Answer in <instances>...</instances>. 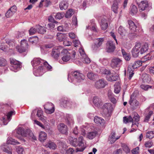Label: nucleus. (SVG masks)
<instances>
[{"instance_id": "obj_1", "label": "nucleus", "mask_w": 154, "mask_h": 154, "mask_svg": "<svg viewBox=\"0 0 154 154\" xmlns=\"http://www.w3.org/2000/svg\"><path fill=\"white\" fill-rule=\"evenodd\" d=\"M149 46L148 44L146 43H136L131 51L133 56L136 57L138 56L139 53L142 54L145 53L149 49Z\"/></svg>"}, {"instance_id": "obj_2", "label": "nucleus", "mask_w": 154, "mask_h": 154, "mask_svg": "<svg viewBox=\"0 0 154 154\" xmlns=\"http://www.w3.org/2000/svg\"><path fill=\"white\" fill-rule=\"evenodd\" d=\"M85 79L84 75L77 71L72 72L68 75V80L71 82H73L74 79L78 82H80Z\"/></svg>"}, {"instance_id": "obj_3", "label": "nucleus", "mask_w": 154, "mask_h": 154, "mask_svg": "<svg viewBox=\"0 0 154 154\" xmlns=\"http://www.w3.org/2000/svg\"><path fill=\"white\" fill-rule=\"evenodd\" d=\"M17 133L18 134L21 135L23 137H26L28 135H29L33 140H36L37 139L36 137L29 129L25 130L23 128L19 127L17 129Z\"/></svg>"}, {"instance_id": "obj_4", "label": "nucleus", "mask_w": 154, "mask_h": 154, "mask_svg": "<svg viewBox=\"0 0 154 154\" xmlns=\"http://www.w3.org/2000/svg\"><path fill=\"white\" fill-rule=\"evenodd\" d=\"M44 108L45 112L47 114H51L53 113L55 110L54 104L51 102L46 103L44 106Z\"/></svg>"}, {"instance_id": "obj_5", "label": "nucleus", "mask_w": 154, "mask_h": 154, "mask_svg": "<svg viewBox=\"0 0 154 154\" xmlns=\"http://www.w3.org/2000/svg\"><path fill=\"white\" fill-rule=\"evenodd\" d=\"M28 46L26 41L25 39L21 41L20 46H17L16 49L19 52L22 53L26 51Z\"/></svg>"}, {"instance_id": "obj_6", "label": "nucleus", "mask_w": 154, "mask_h": 154, "mask_svg": "<svg viewBox=\"0 0 154 154\" xmlns=\"http://www.w3.org/2000/svg\"><path fill=\"white\" fill-rule=\"evenodd\" d=\"M62 59L64 62H67L71 58L70 53L66 49H63L61 51Z\"/></svg>"}, {"instance_id": "obj_7", "label": "nucleus", "mask_w": 154, "mask_h": 154, "mask_svg": "<svg viewBox=\"0 0 154 154\" xmlns=\"http://www.w3.org/2000/svg\"><path fill=\"white\" fill-rule=\"evenodd\" d=\"M122 63V60L118 57H114L111 60V65L113 68L119 67Z\"/></svg>"}, {"instance_id": "obj_8", "label": "nucleus", "mask_w": 154, "mask_h": 154, "mask_svg": "<svg viewBox=\"0 0 154 154\" xmlns=\"http://www.w3.org/2000/svg\"><path fill=\"white\" fill-rule=\"evenodd\" d=\"M138 4L139 11L140 12H142L144 11H147V8L149 7V4L146 0L143 1Z\"/></svg>"}, {"instance_id": "obj_9", "label": "nucleus", "mask_w": 154, "mask_h": 154, "mask_svg": "<svg viewBox=\"0 0 154 154\" xmlns=\"http://www.w3.org/2000/svg\"><path fill=\"white\" fill-rule=\"evenodd\" d=\"M103 113L106 116L109 114L113 109V108L110 103H105L103 106Z\"/></svg>"}, {"instance_id": "obj_10", "label": "nucleus", "mask_w": 154, "mask_h": 154, "mask_svg": "<svg viewBox=\"0 0 154 154\" xmlns=\"http://www.w3.org/2000/svg\"><path fill=\"white\" fill-rule=\"evenodd\" d=\"M62 50L63 49L61 47H57L53 49L51 54L52 57L55 59H57L59 57Z\"/></svg>"}, {"instance_id": "obj_11", "label": "nucleus", "mask_w": 154, "mask_h": 154, "mask_svg": "<svg viewBox=\"0 0 154 154\" xmlns=\"http://www.w3.org/2000/svg\"><path fill=\"white\" fill-rule=\"evenodd\" d=\"M106 85V82L103 79H99L97 81L94 85V87L97 89L104 88Z\"/></svg>"}, {"instance_id": "obj_12", "label": "nucleus", "mask_w": 154, "mask_h": 154, "mask_svg": "<svg viewBox=\"0 0 154 154\" xmlns=\"http://www.w3.org/2000/svg\"><path fill=\"white\" fill-rule=\"evenodd\" d=\"M115 46L112 41H108L106 43V49L108 52H111L114 51Z\"/></svg>"}, {"instance_id": "obj_13", "label": "nucleus", "mask_w": 154, "mask_h": 154, "mask_svg": "<svg viewBox=\"0 0 154 154\" xmlns=\"http://www.w3.org/2000/svg\"><path fill=\"white\" fill-rule=\"evenodd\" d=\"M132 96V95H131L129 100V104L133 109H134L137 108L138 106H140V104L136 100L133 99Z\"/></svg>"}, {"instance_id": "obj_14", "label": "nucleus", "mask_w": 154, "mask_h": 154, "mask_svg": "<svg viewBox=\"0 0 154 154\" xmlns=\"http://www.w3.org/2000/svg\"><path fill=\"white\" fill-rule=\"evenodd\" d=\"M17 7L14 5L11 7L7 11L5 14V16L7 18H9L12 16L13 14L16 12Z\"/></svg>"}, {"instance_id": "obj_15", "label": "nucleus", "mask_w": 154, "mask_h": 154, "mask_svg": "<svg viewBox=\"0 0 154 154\" xmlns=\"http://www.w3.org/2000/svg\"><path fill=\"white\" fill-rule=\"evenodd\" d=\"M61 105L64 107L66 106L72 107L74 106L75 104L72 101L67 100H63L61 102Z\"/></svg>"}, {"instance_id": "obj_16", "label": "nucleus", "mask_w": 154, "mask_h": 154, "mask_svg": "<svg viewBox=\"0 0 154 154\" xmlns=\"http://www.w3.org/2000/svg\"><path fill=\"white\" fill-rule=\"evenodd\" d=\"M59 131L63 134H66L67 132V126L63 123L60 124L58 126Z\"/></svg>"}, {"instance_id": "obj_17", "label": "nucleus", "mask_w": 154, "mask_h": 154, "mask_svg": "<svg viewBox=\"0 0 154 154\" xmlns=\"http://www.w3.org/2000/svg\"><path fill=\"white\" fill-rule=\"evenodd\" d=\"M116 136V133L115 132H112L109 138V140L110 141V144H112L114 143L119 138L120 136Z\"/></svg>"}, {"instance_id": "obj_18", "label": "nucleus", "mask_w": 154, "mask_h": 154, "mask_svg": "<svg viewBox=\"0 0 154 154\" xmlns=\"http://www.w3.org/2000/svg\"><path fill=\"white\" fill-rule=\"evenodd\" d=\"M44 60L39 58H35L31 61V63L33 66H35L38 65L43 63Z\"/></svg>"}, {"instance_id": "obj_19", "label": "nucleus", "mask_w": 154, "mask_h": 154, "mask_svg": "<svg viewBox=\"0 0 154 154\" xmlns=\"http://www.w3.org/2000/svg\"><path fill=\"white\" fill-rule=\"evenodd\" d=\"M44 73V67L43 66H39L37 69L34 71V74L36 76L42 75Z\"/></svg>"}, {"instance_id": "obj_20", "label": "nucleus", "mask_w": 154, "mask_h": 154, "mask_svg": "<svg viewBox=\"0 0 154 154\" xmlns=\"http://www.w3.org/2000/svg\"><path fill=\"white\" fill-rule=\"evenodd\" d=\"M103 41L104 39L103 38H97L96 40V42L94 45V49L96 50L97 48L100 47L102 44Z\"/></svg>"}, {"instance_id": "obj_21", "label": "nucleus", "mask_w": 154, "mask_h": 154, "mask_svg": "<svg viewBox=\"0 0 154 154\" xmlns=\"http://www.w3.org/2000/svg\"><path fill=\"white\" fill-rule=\"evenodd\" d=\"M108 96L109 99L112 103L116 104L117 103V100L115 97V96L110 91H108Z\"/></svg>"}, {"instance_id": "obj_22", "label": "nucleus", "mask_w": 154, "mask_h": 154, "mask_svg": "<svg viewBox=\"0 0 154 154\" xmlns=\"http://www.w3.org/2000/svg\"><path fill=\"white\" fill-rule=\"evenodd\" d=\"M93 102L95 106L98 107L102 104V100L97 97H94Z\"/></svg>"}, {"instance_id": "obj_23", "label": "nucleus", "mask_w": 154, "mask_h": 154, "mask_svg": "<svg viewBox=\"0 0 154 154\" xmlns=\"http://www.w3.org/2000/svg\"><path fill=\"white\" fill-rule=\"evenodd\" d=\"M100 26L102 30H105L108 26L107 20L104 18L102 19L101 20Z\"/></svg>"}, {"instance_id": "obj_24", "label": "nucleus", "mask_w": 154, "mask_h": 154, "mask_svg": "<svg viewBox=\"0 0 154 154\" xmlns=\"http://www.w3.org/2000/svg\"><path fill=\"white\" fill-rule=\"evenodd\" d=\"M135 68H134L133 65H130L128 67V73L129 74V79H131L133 76L134 73L133 71Z\"/></svg>"}, {"instance_id": "obj_25", "label": "nucleus", "mask_w": 154, "mask_h": 154, "mask_svg": "<svg viewBox=\"0 0 154 154\" xmlns=\"http://www.w3.org/2000/svg\"><path fill=\"white\" fill-rule=\"evenodd\" d=\"M87 77L90 80H94L97 78L98 76L97 74L90 72L87 73Z\"/></svg>"}, {"instance_id": "obj_26", "label": "nucleus", "mask_w": 154, "mask_h": 154, "mask_svg": "<svg viewBox=\"0 0 154 154\" xmlns=\"http://www.w3.org/2000/svg\"><path fill=\"white\" fill-rule=\"evenodd\" d=\"M128 23L129 25V28L131 31H136L137 27L134 23L131 20H129L128 21Z\"/></svg>"}, {"instance_id": "obj_27", "label": "nucleus", "mask_w": 154, "mask_h": 154, "mask_svg": "<svg viewBox=\"0 0 154 154\" xmlns=\"http://www.w3.org/2000/svg\"><path fill=\"white\" fill-rule=\"evenodd\" d=\"M138 11V9L137 7L134 5L131 6L130 8V13L132 15L136 14Z\"/></svg>"}, {"instance_id": "obj_28", "label": "nucleus", "mask_w": 154, "mask_h": 154, "mask_svg": "<svg viewBox=\"0 0 154 154\" xmlns=\"http://www.w3.org/2000/svg\"><path fill=\"white\" fill-rule=\"evenodd\" d=\"M47 139V134L43 131L39 132V139L40 141L42 142Z\"/></svg>"}, {"instance_id": "obj_29", "label": "nucleus", "mask_w": 154, "mask_h": 154, "mask_svg": "<svg viewBox=\"0 0 154 154\" xmlns=\"http://www.w3.org/2000/svg\"><path fill=\"white\" fill-rule=\"evenodd\" d=\"M94 121L95 123L100 125L104 124L105 122L103 119L97 116L94 117Z\"/></svg>"}, {"instance_id": "obj_30", "label": "nucleus", "mask_w": 154, "mask_h": 154, "mask_svg": "<svg viewBox=\"0 0 154 154\" xmlns=\"http://www.w3.org/2000/svg\"><path fill=\"white\" fill-rule=\"evenodd\" d=\"M36 28L38 29L37 32L39 34H44L46 32V29L44 27L37 25L36 26Z\"/></svg>"}, {"instance_id": "obj_31", "label": "nucleus", "mask_w": 154, "mask_h": 154, "mask_svg": "<svg viewBox=\"0 0 154 154\" xmlns=\"http://www.w3.org/2000/svg\"><path fill=\"white\" fill-rule=\"evenodd\" d=\"M57 39L60 42L63 41L66 39V36L65 34L61 33H58L57 34Z\"/></svg>"}, {"instance_id": "obj_32", "label": "nucleus", "mask_w": 154, "mask_h": 154, "mask_svg": "<svg viewBox=\"0 0 154 154\" xmlns=\"http://www.w3.org/2000/svg\"><path fill=\"white\" fill-rule=\"evenodd\" d=\"M153 54H154V52L152 51L144 56L141 59L142 62H144L147 60H150L151 59L152 55Z\"/></svg>"}, {"instance_id": "obj_33", "label": "nucleus", "mask_w": 154, "mask_h": 154, "mask_svg": "<svg viewBox=\"0 0 154 154\" xmlns=\"http://www.w3.org/2000/svg\"><path fill=\"white\" fill-rule=\"evenodd\" d=\"M68 3L66 1L63 0L60 4L59 7L60 9L62 10L66 9L68 8Z\"/></svg>"}, {"instance_id": "obj_34", "label": "nucleus", "mask_w": 154, "mask_h": 154, "mask_svg": "<svg viewBox=\"0 0 154 154\" xmlns=\"http://www.w3.org/2000/svg\"><path fill=\"white\" fill-rule=\"evenodd\" d=\"M1 147L4 152L9 154H12L10 147L8 146L7 145H2Z\"/></svg>"}, {"instance_id": "obj_35", "label": "nucleus", "mask_w": 154, "mask_h": 154, "mask_svg": "<svg viewBox=\"0 0 154 154\" xmlns=\"http://www.w3.org/2000/svg\"><path fill=\"white\" fill-rule=\"evenodd\" d=\"M97 134V132L96 131H91L88 133L87 137L90 139H92L94 138Z\"/></svg>"}, {"instance_id": "obj_36", "label": "nucleus", "mask_w": 154, "mask_h": 154, "mask_svg": "<svg viewBox=\"0 0 154 154\" xmlns=\"http://www.w3.org/2000/svg\"><path fill=\"white\" fill-rule=\"evenodd\" d=\"M122 52L123 56L125 60L129 61L131 58L130 55L129 54L127 53L124 49H122Z\"/></svg>"}, {"instance_id": "obj_37", "label": "nucleus", "mask_w": 154, "mask_h": 154, "mask_svg": "<svg viewBox=\"0 0 154 154\" xmlns=\"http://www.w3.org/2000/svg\"><path fill=\"white\" fill-rule=\"evenodd\" d=\"M45 146L47 147H49L50 148L52 149H55L57 147L56 144L54 143L51 141H49L46 144Z\"/></svg>"}, {"instance_id": "obj_38", "label": "nucleus", "mask_w": 154, "mask_h": 154, "mask_svg": "<svg viewBox=\"0 0 154 154\" xmlns=\"http://www.w3.org/2000/svg\"><path fill=\"white\" fill-rule=\"evenodd\" d=\"M21 64L14 65L10 66V69L11 70L16 72L21 67Z\"/></svg>"}, {"instance_id": "obj_39", "label": "nucleus", "mask_w": 154, "mask_h": 154, "mask_svg": "<svg viewBox=\"0 0 154 154\" xmlns=\"http://www.w3.org/2000/svg\"><path fill=\"white\" fill-rule=\"evenodd\" d=\"M7 142L8 144L12 145H16L20 144V143L17 141L11 138H9L7 140Z\"/></svg>"}, {"instance_id": "obj_40", "label": "nucleus", "mask_w": 154, "mask_h": 154, "mask_svg": "<svg viewBox=\"0 0 154 154\" xmlns=\"http://www.w3.org/2000/svg\"><path fill=\"white\" fill-rule=\"evenodd\" d=\"M118 78L117 76L113 75L111 74L109 75H108L106 77L107 80L111 82L116 81L117 79Z\"/></svg>"}, {"instance_id": "obj_41", "label": "nucleus", "mask_w": 154, "mask_h": 154, "mask_svg": "<svg viewBox=\"0 0 154 154\" xmlns=\"http://www.w3.org/2000/svg\"><path fill=\"white\" fill-rule=\"evenodd\" d=\"M43 2L45 4V6L46 7H47L49 5H51V3L50 0H42L40 3L39 7L42 6V3Z\"/></svg>"}, {"instance_id": "obj_42", "label": "nucleus", "mask_w": 154, "mask_h": 154, "mask_svg": "<svg viewBox=\"0 0 154 154\" xmlns=\"http://www.w3.org/2000/svg\"><path fill=\"white\" fill-rule=\"evenodd\" d=\"M67 121L68 125H71L74 124V122L72 116L71 115L68 114L66 116Z\"/></svg>"}, {"instance_id": "obj_43", "label": "nucleus", "mask_w": 154, "mask_h": 154, "mask_svg": "<svg viewBox=\"0 0 154 154\" xmlns=\"http://www.w3.org/2000/svg\"><path fill=\"white\" fill-rule=\"evenodd\" d=\"M38 41V39L37 36H34L30 38L29 39V42L32 43V44H36Z\"/></svg>"}, {"instance_id": "obj_44", "label": "nucleus", "mask_w": 154, "mask_h": 154, "mask_svg": "<svg viewBox=\"0 0 154 154\" xmlns=\"http://www.w3.org/2000/svg\"><path fill=\"white\" fill-rule=\"evenodd\" d=\"M114 92L116 94L119 93L120 92L121 88L120 84L116 83L114 85Z\"/></svg>"}, {"instance_id": "obj_45", "label": "nucleus", "mask_w": 154, "mask_h": 154, "mask_svg": "<svg viewBox=\"0 0 154 154\" xmlns=\"http://www.w3.org/2000/svg\"><path fill=\"white\" fill-rule=\"evenodd\" d=\"M140 87L141 88L147 91L149 89L152 88L154 89V86H151L149 85H145L143 84L140 85Z\"/></svg>"}, {"instance_id": "obj_46", "label": "nucleus", "mask_w": 154, "mask_h": 154, "mask_svg": "<svg viewBox=\"0 0 154 154\" xmlns=\"http://www.w3.org/2000/svg\"><path fill=\"white\" fill-rule=\"evenodd\" d=\"M143 80L144 82H148L150 80V77H149L148 74L145 73L143 75Z\"/></svg>"}, {"instance_id": "obj_47", "label": "nucleus", "mask_w": 154, "mask_h": 154, "mask_svg": "<svg viewBox=\"0 0 154 154\" xmlns=\"http://www.w3.org/2000/svg\"><path fill=\"white\" fill-rule=\"evenodd\" d=\"M112 9L113 12L115 13H117L118 12V4L116 2H114L112 7Z\"/></svg>"}, {"instance_id": "obj_48", "label": "nucleus", "mask_w": 154, "mask_h": 154, "mask_svg": "<svg viewBox=\"0 0 154 154\" xmlns=\"http://www.w3.org/2000/svg\"><path fill=\"white\" fill-rule=\"evenodd\" d=\"M154 137V131H148L146 133V137L149 139L152 138Z\"/></svg>"}, {"instance_id": "obj_49", "label": "nucleus", "mask_w": 154, "mask_h": 154, "mask_svg": "<svg viewBox=\"0 0 154 154\" xmlns=\"http://www.w3.org/2000/svg\"><path fill=\"white\" fill-rule=\"evenodd\" d=\"M142 61H135L134 63L132 65L134 68H136L138 67H139L142 65Z\"/></svg>"}, {"instance_id": "obj_50", "label": "nucleus", "mask_w": 154, "mask_h": 154, "mask_svg": "<svg viewBox=\"0 0 154 154\" xmlns=\"http://www.w3.org/2000/svg\"><path fill=\"white\" fill-rule=\"evenodd\" d=\"M37 29L36 28V26L34 27L31 28L29 30V34L30 35H33L37 32Z\"/></svg>"}, {"instance_id": "obj_51", "label": "nucleus", "mask_w": 154, "mask_h": 154, "mask_svg": "<svg viewBox=\"0 0 154 154\" xmlns=\"http://www.w3.org/2000/svg\"><path fill=\"white\" fill-rule=\"evenodd\" d=\"M7 62L4 58L2 57L0 58V66H4L6 65Z\"/></svg>"}, {"instance_id": "obj_52", "label": "nucleus", "mask_w": 154, "mask_h": 154, "mask_svg": "<svg viewBox=\"0 0 154 154\" xmlns=\"http://www.w3.org/2000/svg\"><path fill=\"white\" fill-rule=\"evenodd\" d=\"M122 147L123 150L126 153H128L130 151V150L128 146L124 143L122 144Z\"/></svg>"}, {"instance_id": "obj_53", "label": "nucleus", "mask_w": 154, "mask_h": 154, "mask_svg": "<svg viewBox=\"0 0 154 154\" xmlns=\"http://www.w3.org/2000/svg\"><path fill=\"white\" fill-rule=\"evenodd\" d=\"M10 63L11 65H17L18 64H21L17 60L14 59L12 58H10Z\"/></svg>"}, {"instance_id": "obj_54", "label": "nucleus", "mask_w": 154, "mask_h": 154, "mask_svg": "<svg viewBox=\"0 0 154 154\" xmlns=\"http://www.w3.org/2000/svg\"><path fill=\"white\" fill-rule=\"evenodd\" d=\"M15 114V112L14 111H12L9 112L7 114L6 116L7 119L8 121H9L11 119L12 115Z\"/></svg>"}, {"instance_id": "obj_55", "label": "nucleus", "mask_w": 154, "mask_h": 154, "mask_svg": "<svg viewBox=\"0 0 154 154\" xmlns=\"http://www.w3.org/2000/svg\"><path fill=\"white\" fill-rule=\"evenodd\" d=\"M64 16V13L63 12L58 13L55 16L56 19H60Z\"/></svg>"}, {"instance_id": "obj_56", "label": "nucleus", "mask_w": 154, "mask_h": 154, "mask_svg": "<svg viewBox=\"0 0 154 154\" xmlns=\"http://www.w3.org/2000/svg\"><path fill=\"white\" fill-rule=\"evenodd\" d=\"M43 63L44 66L47 69L51 71L52 69V66H50L47 61H45L44 60Z\"/></svg>"}, {"instance_id": "obj_57", "label": "nucleus", "mask_w": 154, "mask_h": 154, "mask_svg": "<svg viewBox=\"0 0 154 154\" xmlns=\"http://www.w3.org/2000/svg\"><path fill=\"white\" fill-rule=\"evenodd\" d=\"M70 143L74 146H79V143L77 138H74L72 140L70 141Z\"/></svg>"}, {"instance_id": "obj_58", "label": "nucleus", "mask_w": 154, "mask_h": 154, "mask_svg": "<svg viewBox=\"0 0 154 154\" xmlns=\"http://www.w3.org/2000/svg\"><path fill=\"white\" fill-rule=\"evenodd\" d=\"M73 14L72 9H69L66 13L65 17L68 18L70 17Z\"/></svg>"}, {"instance_id": "obj_59", "label": "nucleus", "mask_w": 154, "mask_h": 154, "mask_svg": "<svg viewBox=\"0 0 154 154\" xmlns=\"http://www.w3.org/2000/svg\"><path fill=\"white\" fill-rule=\"evenodd\" d=\"M152 113L153 112L152 111H150L147 115L145 116L144 121L145 122H148Z\"/></svg>"}, {"instance_id": "obj_60", "label": "nucleus", "mask_w": 154, "mask_h": 154, "mask_svg": "<svg viewBox=\"0 0 154 154\" xmlns=\"http://www.w3.org/2000/svg\"><path fill=\"white\" fill-rule=\"evenodd\" d=\"M17 152L18 154H23L24 152L23 148L21 146H19L17 149Z\"/></svg>"}, {"instance_id": "obj_61", "label": "nucleus", "mask_w": 154, "mask_h": 154, "mask_svg": "<svg viewBox=\"0 0 154 154\" xmlns=\"http://www.w3.org/2000/svg\"><path fill=\"white\" fill-rule=\"evenodd\" d=\"M78 142L79 146H82L84 145L82 137L81 136L79 138Z\"/></svg>"}, {"instance_id": "obj_62", "label": "nucleus", "mask_w": 154, "mask_h": 154, "mask_svg": "<svg viewBox=\"0 0 154 154\" xmlns=\"http://www.w3.org/2000/svg\"><path fill=\"white\" fill-rule=\"evenodd\" d=\"M82 59V61L87 64L91 62L90 59L87 57V56L85 57V58L84 57H83Z\"/></svg>"}, {"instance_id": "obj_63", "label": "nucleus", "mask_w": 154, "mask_h": 154, "mask_svg": "<svg viewBox=\"0 0 154 154\" xmlns=\"http://www.w3.org/2000/svg\"><path fill=\"white\" fill-rule=\"evenodd\" d=\"M140 116L137 114H136L133 117V121L135 122H138L139 120Z\"/></svg>"}, {"instance_id": "obj_64", "label": "nucleus", "mask_w": 154, "mask_h": 154, "mask_svg": "<svg viewBox=\"0 0 154 154\" xmlns=\"http://www.w3.org/2000/svg\"><path fill=\"white\" fill-rule=\"evenodd\" d=\"M7 49V46L5 45L4 43H0V49L3 51H5Z\"/></svg>"}]
</instances>
